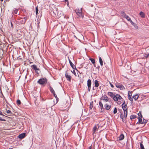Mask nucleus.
Returning <instances> with one entry per match:
<instances>
[{
    "label": "nucleus",
    "instance_id": "f257e3e1",
    "mask_svg": "<svg viewBox=\"0 0 149 149\" xmlns=\"http://www.w3.org/2000/svg\"><path fill=\"white\" fill-rule=\"evenodd\" d=\"M75 11L79 17L82 18L84 17V15L82 12V8H76L75 9Z\"/></svg>",
    "mask_w": 149,
    "mask_h": 149
},
{
    "label": "nucleus",
    "instance_id": "f03ea898",
    "mask_svg": "<svg viewBox=\"0 0 149 149\" xmlns=\"http://www.w3.org/2000/svg\"><path fill=\"white\" fill-rule=\"evenodd\" d=\"M27 17H25L23 18L19 17L17 19V22L19 24H24L27 19Z\"/></svg>",
    "mask_w": 149,
    "mask_h": 149
},
{
    "label": "nucleus",
    "instance_id": "7ed1b4c3",
    "mask_svg": "<svg viewBox=\"0 0 149 149\" xmlns=\"http://www.w3.org/2000/svg\"><path fill=\"white\" fill-rule=\"evenodd\" d=\"M47 82V79L45 78H41L38 80L37 83L41 85L46 84Z\"/></svg>",
    "mask_w": 149,
    "mask_h": 149
},
{
    "label": "nucleus",
    "instance_id": "20e7f679",
    "mask_svg": "<svg viewBox=\"0 0 149 149\" xmlns=\"http://www.w3.org/2000/svg\"><path fill=\"white\" fill-rule=\"evenodd\" d=\"M122 98V97L119 94L114 95L113 97V99L115 101H117L118 100H121Z\"/></svg>",
    "mask_w": 149,
    "mask_h": 149
},
{
    "label": "nucleus",
    "instance_id": "39448f33",
    "mask_svg": "<svg viewBox=\"0 0 149 149\" xmlns=\"http://www.w3.org/2000/svg\"><path fill=\"white\" fill-rule=\"evenodd\" d=\"M115 85L116 87L119 88L121 90H124L125 89L123 85L120 83H116V84Z\"/></svg>",
    "mask_w": 149,
    "mask_h": 149
},
{
    "label": "nucleus",
    "instance_id": "423d86ee",
    "mask_svg": "<svg viewBox=\"0 0 149 149\" xmlns=\"http://www.w3.org/2000/svg\"><path fill=\"white\" fill-rule=\"evenodd\" d=\"M100 99L101 100H104L105 102H109L108 97L105 95H102Z\"/></svg>",
    "mask_w": 149,
    "mask_h": 149
},
{
    "label": "nucleus",
    "instance_id": "0eeeda50",
    "mask_svg": "<svg viewBox=\"0 0 149 149\" xmlns=\"http://www.w3.org/2000/svg\"><path fill=\"white\" fill-rule=\"evenodd\" d=\"M91 81L90 79H89L87 81V85L88 87V90L89 92L91 90Z\"/></svg>",
    "mask_w": 149,
    "mask_h": 149
},
{
    "label": "nucleus",
    "instance_id": "6e6552de",
    "mask_svg": "<svg viewBox=\"0 0 149 149\" xmlns=\"http://www.w3.org/2000/svg\"><path fill=\"white\" fill-rule=\"evenodd\" d=\"M99 126L98 125H96L93 127V135L95 133L96 131L99 128Z\"/></svg>",
    "mask_w": 149,
    "mask_h": 149
},
{
    "label": "nucleus",
    "instance_id": "1a4fd4ad",
    "mask_svg": "<svg viewBox=\"0 0 149 149\" xmlns=\"http://www.w3.org/2000/svg\"><path fill=\"white\" fill-rule=\"evenodd\" d=\"M122 108L123 110H127V105L126 104L125 101H124V102L122 105Z\"/></svg>",
    "mask_w": 149,
    "mask_h": 149
},
{
    "label": "nucleus",
    "instance_id": "9d476101",
    "mask_svg": "<svg viewBox=\"0 0 149 149\" xmlns=\"http://www.w3.org/2000/svg\"><path fill=\"white\" fill-rule=\"evenodd\" d=\"M31 67L32 69L34 70L38 74V72L36 71V70H39L40 69L39 68H37L36 65H31Z\"/></svg>",
    "mask_w": 149,
    "mask_h": 149
},
{
    "label": "nucleus",
    "instance_id": "9b49d317",
    "mask_svg": "<svg viewBox=\"0 0 149 149\" xmlns=\"http://www.w3.org/2000/svg\"><path fill=\"white\" fill-rule=\"evenodd\" d=\"M18 11V9L16 8H14L13 9L12 13L11 14L12 16L11 17H13V15L14 14H16L17 13Z\"/></svg>",
    "mask_w": 149,
    "mask_h": 149
},
{
    "label": "nucleus",
    "instance_id": "f8f14e48",
    "mask_svg": "<svg viewBox=\"0 0 149 149\" xmlns=\"http://www.w3.org/2000/svg\"><path fill=\"white\" fill-rule=\"evenodd\" d=\"M25 136L26 133H23L19 134L18 136V137L20 139H22L24 138Z\"/></svg>",
    "mask_w": 149,
    "mask_h": 149
},
{
    "label": "nucleus",
    "instance_id": "ddd939ff",
    "mask_svg": "<svg viewBox=\"0 0 149 149\" xmlns=\"http://www.w3.org/2000/svg\"><path fill=\"white\" fill-rule=\"evenodd\" d=\"M65 76L67 80L68 81H70L71 78V76L69 75L68 73H67L66 72L65 73Z\"/></svg>",
    "mask_w": 149,
    "mask_h": 149
},
{
    "label": "nucleus",
    "instance_id": "4468645a",
    "mask_svg": "<svg viewBox=\"0 0 149 149\" xmlns=\"http://www.w3.org/2000/svg\"><path fill=\"white\" fill-rule=\"evenodd\" d=\"M69 61L72 68L74 69H76V66L72 63L71 61L69 59Z\"/></svg>",
    "mask_w": 149,
    "mask_h": 149
},
{
    "label": "nucleus",
    "instance_id": "2eb2a0df",
    "mask_svg": "<svg viewBox=\"0 0 149 149\" xmlns=\"http://www.w3.org/2000/svg\"><path fill=\"white\" fill-rule=\"evenodd\" d=\"M111 105H109L107 103L104 105V107L107 110H108L111 108Z\"/></svg>",
    "mask_w": 149,
    "mask_h": 149
},
{
    "label": "nucleus",
    "instance_id": "dca6fc26",
    "mask_svg": "<svg viewBox=\"0 0 149 149\" xmlns=\"http://www.w3.org/2000/svg\"><path fill=\"white\" fill-rule=\"evenodd\" d=\"M124 138V136L123 134L120 135L118 137L119 141H121L123 140Z\"/></svg>",
    "mask_w": 149,
    "mask_h": 149
},
{
    "label": "nucleus",
    "instance_id": "f3484780",
    "mask_svg": "<svg viewBox=\"0 0 149 149\" xmlns=\"http://www.w3.org/2000/svg\"><path fill=\"white\" fill-rule=\"evenodd\" d=\"M99 107L101 108V110L102 111V109L103 108V106L102 103L100 101L99 102Z\"/></svg>",
    "mask_w": 149,
    "mask_h": 149
},
{
    "label": "nucleus",
    "instance_id": "a211bd4d",
    "mask_svg": "<svg viewBox=\"0 0 149 149\" xmlns=\"http://www.w3.org/2000/svg\"><path fill=\"white\" fill-rule=\"evenodd\" d=\"M139 96V95H138V94H136L133 96V98L136 101L138 99Z\"/></svg>",
    "mask_w": 149,
    "mask_h": 149
},
{
    "label": "nucleus",
    "instance_id": "6ab92c4d",
    "mask_svg": "<svg viewBox=\"0 0 149 149\" xmlns=\"http://www.w3.org/2000/svg\"><path fill=\"white\" fill-rule=\"evenodd\" d=\"M95 86L96 87H98L99 86L98 81L97 80H95L94 81Z\"/></svg>",
    "mask_w": 149,
    "mask_h": 149
},
{
    "label": "nucleus",
    "instance_id": "aec40b11",
    "mask_svg": "<svg viewBox=\"0 0 149 149\" xmlns=\"http://www.w3.org/2000/svg\"><path fill=\"white\" fill-rule=\"evenodd\" d=\"M99 62L100 63V65L101 66H102L103 65L102 60L100 56L99 57Z\"/></svg>",
    "mask_w": 149,
    "mask_h": 149
},
{
    "label": "nucleus",
    "instance_id": "412c9836",
    "mask_svg": "<svg viewBox=\"0 0 149 149\" xmlns=\"http://www.w3.org/2000/svg\"><path fill=\"white\" fill-rule=\"evenodd\" d=\"M139 15L141 16V17L142 18H144L145 17L144 13L142 11H141L140 12Z\"/></svg>",
    "mask_w": 149,
    "mask_h": 149
},
{
    "label": "nucleus",
    "instance_id": "4be33fe9",
    "mask_svg": "<svg viewBox=\"0 0 149 149\" xmlns=\"http://www.w3.org/2000/svg\"><path fill=\"white\" fill-rule=\"evenodd\" d=\"M107 94L108 95L112 97L113 98V97L115 95L113 94L112 92H109Z\"/></svg>",
    "mask_w": 149,
    "mask_h": 149
},
{
    "label": "nucleus",
    "instance_id": "5701e85b",
    "mask_svg": "<svg viewBox=\"0 0 149 149\" xmlns=\"http://www.w3.org/2000/svg\"><path fill=\"white\" fill-rule=\"evenodd\" d=\"M123 114L124 115V118H126L127 114V110H124V114Z\"/></svg>",
    "mask_w": 149,
    "mask_h": 149
},
{
    "label": "nucleus",
    "instance_id": "b1692460",
    "mask_svg": "<svg viewBox=\"0 0 149 149\" xmlns=\"http://www.w3.org/2000/svg\"><path fill=\"white\" fill-rule=\"evenodd\" d=\"M120 14L121 16L125 18V17L127 15H126L124 12L123 11H121L120 13Z\"/></svg>",
    "mask_w": 149,
    "mask_h": 149
},
{
    "label": "nucleus",
    "instance_id": "393cba45",
    "mask_svg": "<svg viewBox=\"0 0 149 149\" xmlns=\"http://www.w3.org/2000/svg\"><path fill=\"white\" fill-rule=\"evenodd\" d=\"M142 118H138V122H137V124L138 123H139L140 124H142Z\"/></svg>",
    "mask_w": 149,
    "mask_h": 149
},
{
    "label": "nucleus",
    "instance_id": "a878e982",
    "mask_svg": "<svg viewBox=\"0 0 149 149\" xmlns=\"http://www.w3.org/2000/svg\"><path fill=\"white\" fill-rule=\"evenodd\" d=\"M93 102H91L90 104L89 105V108L90 109H91L93 107Z\"/></svg>",
    "mask_w": 149,
    "mask_h": 149
},
{
    "label": "nucleus",
    "instance_id": "bb28decb",
    "mask_svg": "<svg viewBox=\"0 0 149 149\" xmlns=\"http://www.w3.org/2000/svg\"><path fill=\"white\" fill-rule=\"evenodd\" d=\"M136 117V116L135 115H132L130 116V118L131 120L134 119Z\"/></svg>",
    "mask_w": 149,
    "mask_h": 149
},
{
    "label": "nucleus",
    "instance_id": "cd10ccee",
    "mask_svg": "<svg viewBox=\"0 0 149 149\" xmlns=\"http://www.w3.org/2000/svg\"><path fill=\"white\" fill-rule=\"evenodd\" d=\"M90 60L91 61L93 64H94L95 63V60L94 59L92 58H90Z\"/></svg>",
    "mask_w": 149,
    "mask_h": 149
},
{
    "label": "nucleus",
    "instance_id": "c85d7f7f",
    "mask_svg": "<svg viewBox=\"0 0 149 149\" xmlns=\"http://www.w3.org/2000/svg\"><path fill=\"white\" fill-rule=\"evenodd\" d=\"M147 122V120H146L144 119H143V120L142 123V124L144 125H143V126L145 125V124Z\"/></svg>",
    "mask_w": 149,
    "mask_h": 149
},
{
    "label": "nucleus",
    "instance_id": "c756f323",
    "mask_svg": "<svg viewBox=\"0 0 149 149\" xmlns=\"http://www.w3.org/2000/svg\"><path fill=\"white\" fill-rule=\"evenodd\" d=\"M124 18H126L127 20L129 22H130L131 20L130 18L127 15Z\"/></svg>",
    "mask_w": 149,
    "mask_h": 149
},
{
    "label": "nucleus",
    "instance_id": "7c9ffc66",
    "mask_svg": "<svg viewBox=\"0 0 149 149\" xmlns=\"http://www.w3.org/2000/svg\"><path fill=\"white\" fill-rule=\"evenodd\" d=\"M49 89L52 93H55L54 90L53 89V88L51 87H49Z\"/></svg>",
    "mask_w": 149,
    "mask_h": 149
},
{
    "label": "nucleus",
    "instance_id": "2f4dec72",
    "mask_svg": "<svg viewBox=\"0 0 149 149\" xmlns=\"http://www.w3.org/2000/svg\"><path fill=\"white\" fill-rule=\"evenodd\" d=\"M140 147L141 149H145L144 146L142 142L140 143Z\"/></svg>",
    "mask_w": 149,
    "mask_h": 149
},
{
    "label": "nucleus",
    "instance_id": "473e14b6",
    "mask_svg": "<svg viewBox=\"0 0 149 149\" xmlns=\"http://www.w3.org/2000/svg\"><path fill=\"white\" fill-rule=\"evenodd\" d=\"M21 104L20 100H18L17 101V104L18 105H20Z\"/></svg>",
    "mask_w": 149,
    "mask_h": 149
},
{
    "label": "nucleus",
    "instance_id": "72a5a7b5",
    "mask_svg": "<svg viewBox=\"0 0 149 149\" xmlns=\"http://www.w3.org/2000/svg\"><path fill=\"white\" fill-rule=\"evenodd\" d=\"M38 6H37L36 8V15H37V14L38 13Z\"/></svg>",
    "mask_w": 149,
    "mask_h": 149
},
{
    "label": "nucleus",
    "instance_id": "f704fd0d",
    "mask_svg": "<svg viewBox=\"0 0 149 149\" xmlns=\"http://www.w3.org/2000/svg\"><path fill=\"white\" fill-rule=\"evenodd\" d=\"M138 115L139 116L138 118H142V116L141 112H139L138 113Z\"/></svg>",
    "mask_w": 149,
    "mask_h": 149
},
{
    "label": "nucleus",
    "instance_id": "c9c22d12",
    "mask_svg": "<svg viewBox=\"0 0 149 149\" xmlns=\"http://www.w3.org/2000/svg\"><path fill=\"white\" fill-rule=\"evenodd\" d=\"M128 97L129 99L131 102L133 101V97H132V96H130Z\"/></svg>",
    "mask_w": 149,
    "mask_h": 149
},
{
    "label": "nucleus",
    "instance_id": "e433bc0d",
    "mask_svg": "<svg viewBox=\"0 0 149 149\" xmlns=\"http://www.w3.org/2000/svg\"><path fill=\"white\" fill-rule=\"evenodd\" d=\"M120 118L123 120V119L124 117V115H123V113H121L120 115Z\"/></svg>",
    "mask_w": 149,
    "mask_h": 149
},
{
    "label": "nucleus",
    "instance_id": "4c0bfd02",
    "mask_svg": "<svg viewBox=\"0 0 149 149\" xmlns=\"http://www.w3.org/2000/svg\"><path fill=\"white\" fill-rule=\"evenodd\" d=\"M113 112L114 114H116V113H117V108L116 107L114 109Z\"/></svg>",
    "mask_w": 149,
    "mask_h": 149
},
{
    "label": "nucleus",
    "instance_id": "58836bf2",
    "mask_svg": "<svg viewBox=\"0 0 149 149\" xmlns=\"http://www.w3.org/2000/svg\"><path fill=\"white\" fill-rule=\"evenodd\" d=\"M6 113L8 114H11V111L9 110H7Z\"/></svg>",
    "mask_w": 149,
    "mask_h": 149
},
{
    "label": "nucleus",
    "instance_id": "ea45409f",
    "mask_svg": "<svg viewBox=\"0 0 149 149\" xmlns=\"http://www.w3.org/2000/svg\"><path fill=\"white\" fill-rule=\"evenodd\" d=\"M130 22L131 23V24L133 25L134 26L135 25V24L131 20L130 21Z\"/></svg>",
    "mask_w": 149,
    "mask_h": 149
},
{
    "label": "nucleus",
    "instance_id": "a19ab883",
    "mask_svg": "<svg viewBox=\"0 0 149 149\" xmlns=\"http://www.w3.org/2000/svg\"><path fill=\"white\" fill-rule=\"evenodd\" d=\"M132 96V93L130 91L128 92V96Z\"/></svg>",
    "mask_w": 149,
    "mask_h": 149
},
{
    "label": "nucleus",
    "instance_id": "79ce46f5",
    "mask_svg": "<svg viewBox=\"0 0 149 149\" xmlns=\"http://www.w3.org/2000/svg\"><path fill=\"white\" fill-rule=\"evenodd\" d=\"M53 95H54V96L56 98H57V95L55 94V93H53Z\"/></svg>",
    "mask_w": 149,
    "mask_h": 149
},
{
    "label": "nucleus",
    "instance_id": "37998d69",
    "mask_svg": "<svg viewBox=\"0 0 149 149\" xmlns=\"http://www.w3.org/2000/svg\"><path fill=\"white\" fill-rule=\"evenodd\" d=\"M109 83H110V84L112 88H113L114 86H113V85L110 82Z\"/></svg>",
    "mask_w": 149,
    "mask_h": 149
},
{
    "label": "nucleus",
    "instance_id": "c03bdc74",
    "mask_svg": "<svg viewBox=\"0 0 149 149\" xmlns=\"http://www.w3.org/2000/svg\"><path fill=\"white\" fill-rule=\"evenodd\" d=\"M0 120L5 121V120L4 119H3L2 118L0 117Z\"/></svg>",
    "mask_w": 149,
    "mask_h": 149
},
{
    "label": "nucleus",
    "instance_id": "a18cd8bd",
    "mask_svg": "<svg viewBox=\"0 0 149 149\" xmlns=\"http://www.w3.org/2000/svg\"><path fill=\"white\" fill-rule=\"evenodd\" d=\"M0 115L4 116V115L2 114V112L0 110Z\"/></svg>",
    "mask_w": 149,
    "mask_h": 149
},
{
    "label": "nucleus",
    "instance_id": "49530a36",
    "mask_svg": "<svg viewBox=\"0 0 149 149\" xmlns=\"http://www.w3.org/2000/svg\"><path fill=\"white\" fill-rule=\"evenodd\" d=\"M134 26L136 28V29H137L138 28V26L136 24H135Z\"/></svg>",
    "mask_w": 149,
    "mask_h": 149
},
{
    "label": "nucleus",
    "instance_id": "de8ad7c7",
    "mask_svg": "<svg viewBox=\"0 0 149 149\" xmlns=\"http://www.w3.org/2000/svg\"><path fill=\"white\" fill-rule=\"evenodd\" d=\"M145 57L146 58H148L149 56H148V54H147L145 56Z\"/></svg>",
    "mask_w": 149,
    "mask_h": 149
},
{
    "label": "nucleus",
    "instance_id": "09e8293b",
    "mask_svg": "<svg viewBox=\"0 0 149 149\" xmlns=\"http://www.w3.org/2000/svg\"><path fill=\"white\" fill-rule=\"evenodd\" d=\"M56 100H57V102L58 100V98L57 97V98H56Z\"/></svg>",
    "mask_w": 149,
    "mask_h": 149
},
{
    "label": "nucleus",
    "instance_id": "8fccbe9b",
    "mask_svg": "<svg viewBox=\"0 0 149 149\" xmlns=\"http://www.w3.org/2000/svg\"><path fill=\"white\" fill-rule=\"evenodd\" d=\"M89 149H91V146H90L89 147Z\"/></svg>",
    "mask_w": 149,
    "mask_h": 149
},
{
    "label": "nucleus",
    "instance_id": "3c124183",
    "mask_svg": "<svg viewBox=\"0 0 149 149\" xmlns=\"http://www.w3.org/2000/svg\"><path fill=\"white\" fill-rule=\"evenodd\" d=\"M11 27H12V26H13V24H12V23L11 22Z\"/></svg>",
    "mask_w": 149,
    "mask_h": 149
},
{
    "label": "nucleus",
    "instance_id": "603ef678",
    "mask_svg": "<svg viewBox=\"0 0 149 149\" xmlns=\"http://www.w3.org/2000/svg\"><path fill=\"white\" fill-rule=\"evenodd\" d=\"M93 90H95V89H94V87H93Z\"/></svg>",
    "mask_w": 149,
    "mask_h": 149
},
{
    "label": "nucleus",
    "instance_id": "864d4df0",
    "mask_svg": "<svg viewBox=\"0 0 149 149\" xmlns=\"http://www.w3.org/2000/svg\"><path fill=\"white\" fill-rule=\"evenodd\" d=\"M119 102H119H118V104H120V102Z\"/></svg>",
    "mask_w": 149,
    "mask_h": 149
},
{
    "label": "nucleus",
    "instance_id": "5fc2aeb1",
    "mask_svg": "<svg viewBox=\"0 0 149 149\" xmlns=\"http://www.w3.org/2000/svg\"><path fill=\"white\" fill-rule=\"evenodd\" d=\"M68 0H65V1H67Z\"/></svg>",
    "mask_w": 149,
    "mask_h": 149
},
{
    "label": "nucleus",
    "instance_id": "6e6d98bb",
    "mask_svg": "<svg viewBox=\"0 0 149 149\" xmlns=\"http://www.w3.org/2000/svg\"><path fill=\"white\" fill-rule=\"evenodd\" d=\"M0 1H3V0H0Z\"/></svg>",
    "mask_w": 149,
    "mask_h": 149
},
{
    "label": "nucleus",
    "instance_id": "4d7b16f0",
    "mask_svg": "<svg viewBox=\"0 0 149 149\" xmlns=\"http://www.w3.org/2000/svg\"><path fill=\"white\" fill-rule=\"evenodd\" d=\"M148 56H149V53L148 54Z\"/></svg>",
    "mask_w": 149,
    "mask_h": 149
}]
</instances>
